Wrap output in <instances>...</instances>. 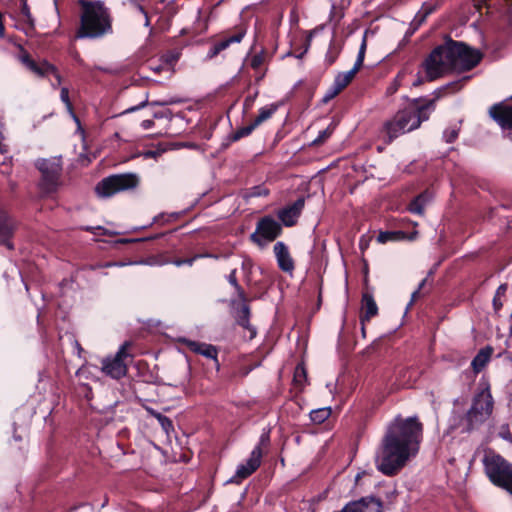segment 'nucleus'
I'll list each match as a JSON object with an SVG mask.
<instances>
[{
    "instance_id": "nucleus-28",
    "label": "nucleus",
    "mask_w": 512,
    "mask_h": 512,
    "mask_svg": "<svg viewBox=\"0 0 512 512\" xmlns=\"http://www.w3.org/2000/svg\"><path fill=\"white\" fill-rule=\"evenodd\" d=\"M305 197L300 196L292 205H290V227L296 223L295 218L300 214L304 207Z\"/></svg>"
},
{
    "instance_id": "nucleus-27",
    "label": "nucleus",
    "mask_w": 512,
    "mask_h": 512,
    "mask_svg": "<svg viewBox=\"0 0 512 512\" xmlns=\"http://www.w3.org/2000/svg\"><path fill=\"white\" fill-rule=\"evenodd\" d=\"M331 415L329 407L319 408L310 412V418L314 423L321 424Z\"/></svg>"
},
{
    "instance_id": "nucleus-2",
    "label": "nucleus",
    "mask_w": 512,
    "mask_h": 512,
    "mask_svg": "<svg viewBox=\"0 0 512 512\" xmlns=\"http://www.w3.org/2000/svg\"><path fill=\"white\" fill-rule=\"evenodd\" d=\"M483 55L478 49L449 38L434 48L422 63L428 81H434L449 72L463 73L476 67Z\"/></svg>"
},
{
    "instance_id": "nucleus-33",
    "label": "nucleus",
    "mask_w": 512,
    "mask_h": 512,
    "mask_svg": "<svg viewBox=\"0 0 512 512\" xmlns=\"http://www.w3.org/2000/svg\"><path fill=\"white\" fill-rule=\"evenodd\" d=\"M60 98H61V100L63 101V103H65L66 108H67V110L69 111V113L73 116V118H74L75 120H77V121H78V119H77L76 115H75V114H74V112H73V107H72V104H71L70 99H69V91H68V88L63 87V88L61 89V92H60Z\"/></svg>"
},
{
    "instance_id": "nucleus-37",
    "label": "nucleus",
    "mask_w": 512,
    "mask_h": 512,
    "mask_svg": "<svg viewBox=\"0 0 512 512\" xmlns=\"http://www.w3.org/2000/svg\"><path fill=\"white\" fill-rule=\"evenodd\" d=\"M340 92H336V88L332 85V87L327 91V93L323 97V102L327 103L335 96H337Z\"/></svg>"
},
{
    "instance_id": "nucleus-11",
    "label": "nucleus",
    "mask_w": 512,
    "mask_h": 512,
    "mask_svg": "<svg viewBox=\"0 0 512 512\" xmlns=\"http://www.w3.org/2000/svg\"><path fill=\"white\" fill-rule=\"evenodd\" d=\"M366 34H367V32H365V34L363 36L362 43L359 48L358 56H357V59H356V62L354 64L353 68L347 72L339 73L335 77L333 86L336 88V92H341L345 87H347L349 85V83L353 80V78L355 77L356 73L362 67L364 58H365L366 48H367Z\"/></svg>"
},
{
    "instance_id": "nucleus-4",
    "label": "nucleus",
    "mask_w": 512,
    "mask_h": 512,
    "mask_svg": "<svg viewBox=\"0 0 512 512\" xmlns=\"http://www.w3.org/2000/svg\"><path fill=\"white\" fill-rule=\"evenodd\" d=\"M81 6L80 28L77 38H100L112 32V16L101 0H79Z\"/></svg>"
},
{
    "instance_id": "nucleus-34",
    "label": "nucleus",
    "mask_w": 512,
    "mask_h": 512,
    "mask_svg": "<svg viewBox=\"0 0 512 512\" xmlns=\"http://www.w3.org/2000/svg\"><path fill=\"white\" fill-rule=\"evenodd\" d=\"M257 127V125H255L254 122H252L251 124L245 126V127H242L240 129H238L234 136H233V139L234 140H239L240 138L242 137H245V136H248L252 133V131Z\"/></svg>"
},
{
    "instance_id": "nucleus-30",
    "label": "nucleus",
    "mask_w": 512,
    "mask_h": 512,
    "mask_svg": "<svg viewBox=\"0 0 512 512\" xmlns=\"http://www.w3.org/2000/svg\"><path fill=\"white\" fill-rule=\"evenodd\" d=\"M228 282L236 289L239 300H245V293L244 290L241 288V286L238 284L237 278H236V270H232L231 273L228 275Z\"/></svg>"
},
{
    "instance_id": "nucleus-49",
    "label": "nucleus",
    "mask_w": 512,
    "mask_h": 512,
    "mask_svg": "<svg viewBox=\"0 0 512 512\" xmlns=\"http://www.w3.org/2000/svg\"><path fill=\"white\" fill-rule=\"evenodd\" d=\"M138 8L145 15V17H146V24H148V17H147V14H146L144 8L142 6H140V5L138 6Z\"/></svg>"
},
{
    "instance_id": "nucleus-25",
    "label": "nucleus",
    "mask_w": 512,
    "mask_h": 512,
    "mask_svg": "<svg viewBox=\"0 0 512 512\" xmlns=\"http://www.w3.org/2000/svg\"><path fill=\"white\" fill-rule=\"evenodd\" d=\"M404 238H405V233L402 231H386V232H381L377 236V241L379 243H386L388 241H397V240H402Z\"/></svg>"
},
{
    "instance_id": "nucleus-52",
    "label": "nucleus",
    "mask_w": 512,
    "mask_h": 512,
    "mask_svg": "<svg viewBox=\"0 0 512 512\" xmlns=\"http://www.w3.org/2000/svg\"><path fill=\"white\" fill-rule=\"evenodd\" d=\"M502 437H503L504 439H510V438H511V436H510V433H509V432H507V434H503V435H502Z\"/></svg>"
},
{
    "instance_id": "nucleus-24",
    "label": "nucleus",
    "mask_w": 512,
    "mask_h": 512,
    "mask_svg": "<svg viewBox=\"0 0 512 512\" xmlns=\"http://www.w3.org/2000/svg\"><path fill=\"white\" fill-rule=\"evenodd\" d=\"M280 105L281 104H270L265 107H262L259 110V114L253 121L255 125L259 126L261 123L268 120L276 112Z\"/></svg>"
},
{
    "instance_id": "nucleus-17",
    "label": "nucleus",
    "mask_w": 512,
    "mask_h": 512,
    "mask_svg": "<svg viewBox=\"0 0 512 512\" xmlns=\"http://www.w3.org/2000/svg\"><path fill=\"white\" fill-rule=\"evenodd\" d=\"M493 353V348L491 346H486L482 348L476 356L473 358L471 362V366L475 373H479L482 369L487 365Z\"/></svg>"
},
{
    "instance_id": "nucleus-1",
    "label": "nucleus",
    "mask_w": 512,
    "mask_h": 512,
    "mask_svg": "<svg viewBox=\"0 0 512 512\" xmlns=\"http://www.w3.org/2000/svg\"><path fill=\"white\" fill-rule=\"evenodd\" d=\"M423 436L417 417L397 416L388 426L375 455V465L383 475H397L415 457Z\"/></svg>"
},
{
    "instance_id": "nucleus-40",
    "label": "nucleus",
    "mask_w": 512,
    "mask_h": 512,
    "mask_svg": "<svg viewBox=\"0 0 512 512\" xmlns=\"http://www.w3.org/2000/svg\"><path fill=\"white\" fill-rule=\"evenodd\" d=\"M261 63H262V57L259 55H256L251 59V66L255 69L258 68L261 65Z\"/></svg>"
},
{
    "instance_id": "nucleus-43",
    "label": "nucleus",
    "mask_w": 512,
    "mask_h": 512,
    "mask_svg": "<svg viewBox=\"0 0 512 512\" xmlns=\"http://www.w3.org/2000/svg\"><path fill=\"white\" fill-rule=\"evenodd\" d=\"M424 83V78L418 74L416 80L413 82V86L417 87V86H420Z\"/></svg>"
},
{
    "instance_id": "nucleus-56",
    "label": "nucleus",
    "mask_w": 512,
    "mask_h": 512,
    "mask_svg": "<svg viewBox=\"0 0 512 512\" xmlns=\"http://www.w3.org/2000/svg\"><path fill=\"white\" fill-rule=\"evenodd\" d=\"M511 494H512V490H511Z\"/></svg>"
},
{
    "instance_id": "nucleus-5",
    "label": "nucleus",
    "mask_w": 512,
    "mask_h": 512,
    "mask_svg": "<svg viewBox=\"0 0 512 512\" xmlns=\"http://www.w3.org/2000/svg\"><path fill=\"white\" fill-rule=\"evenodd\" d=\"M485 473L490 481L499 487L512 491V464L493 452L485 454L483 460Z\"/></svg>"
},
{
    "instance_id": "nucleus-14",
    "label": "nucleus",
    "mask_w": 512,
    "mask_h": 512,
    "mask_svg": "<svg viewBox=\"0 0 512 512\" xmlns=\"http://www.w3.org/2000/svg\"><path fill=\"white\" fill-rule=\"evenodd\" d=\"M489 114L503 129L512 130V107L495 104L490 108Z\"/></svg>"
},
{
    "instance_id": "nucleus-46",
    "label": "nucleus",
    "mask_w": 512,
    "mask_h": 512,
    "mask_svg": "<svg viewBox=\"0 0 512 512\" xmlns=\"http://www.w3.org/2000/svg\"><path fill=\"white\" fill-rule=\"evenodd\" d=\"M145 105H146V101H145V102H142L138 107H133V108L128 109V110H127V112L135 111V110H137V109H139V108L144 107Z\"/></svg>"
},
{
    "instance_id": "nucleus-16",
    "label": "nucleus",
    "mask_w": 512,
    "mask_h": 512,
    "mask_svg": "<svg viewBox=\"0 0 512 512\" xmlns=\"http://www.w3.org/2000/svg\"><path fill=\"white\" fill-rule=\"evenodd\" d=\"M247 299L240 300V303H236V301H232V305L235 308L234 317L237 323L243 328L249 330L251 332V338L255 336L256 331L249 323L250 317V308L247 305Z\"/></svg>"
},
{
    "instance_id": "nucleus-36",
    "label": "nucleus",
    "mask_w": 512,
    "mask_h": 512,
    "mask_svg": "<svg viewBox=\"0 0 512 512\" xmlns=\"http://www.w3.org/2000/svg\"><path fill=\"white\" fill-rule=\"evenodd\" d=\"M444 139L447 143L454 142L458 137V130L457 129H448L444 132Z\"/></svg>"
},
{
    "instance_id": "nucleus-13",
    "label": "nucleus",
    "mask_w": 512,
    "mask_h": 512,
    "mask_svg": "<svg viewBox=\"0 0 512 512\" xmlns=\"http://www.w3.org/2000/svg\"><path fill=\"white\" fill-rule=\"evenodd\" d=\"M20 60L28 69H30L37 75L45 76L52 74L56 80V83H52L53 87H56L61 84L62 79L60 74L58 73L57 69L48 62L37 64L34 60L30 58V56L26 52L20 56Z\"/></svg>"
},
{
    "instance_id": "nucleus-38",
    "label": "nucleus",
    "mask_w": 512,
    "mask_h": 512,
    "mask_svg": "<svg viewBox=\"0 0 512 512\" xmlns=\"http://www.w3.org/2000/svg\"><path fill=\"white\" fill-rule=\"evenodd\" d=\"M267 190L262 187H254L248 197H256V196H262L267 195Z\"/></svg>"
},
{
    "instance_id": "nucleus-9",
    "label": "nucleus",
    "mask_w": 512,
    "mask_h": 512,
    "mask_svg": "<svg viewBox=\"0 0 512 512\" xmlns=\"http://www.w3.org/2000/svg\"><path fill=\"white\" fill-rule=\"evenodd\" d=\"M268 445L269 433L264 432L260 436L257 446L252 450L251 455L249 459L246 461V463L240 464L238 466L236 474L234 476L235 479L237 478V480H234L235 482H238L239 480L249 477L253 472L257 470V468L261 464L263 450L266 449Z\"/></svg>"
},
{
    "instance_id": "nucleus-48",
    "label": "nucleus",
    "mask_w": 512,
    "mask_h": 512,
    "mask_svg": "<svg viewBox=\"0 0 512 512\" xmlns=\"http://www.w3.org/2000/svg\"><path fill=\"white\" fill-rule=\"evenodd\" d=\"M192 262H193V260H192V259L187 260V261H177V262H176V265L180 266V265H182V264H184V263H188V264H190V265H191V264H192Z\"/></svg>"
},
{
    "instance_id": "nucleus-54",
    "label": "nucleus",
    "mask_w": 512,
    "mask_h": 512,
    "mask_svg": "<svg viewBox=\"0 0 512 512\" xmlns=\"http://www.w3.org/2000/svg\"><path fill=\"white\" fill-rule=\"evenodd\" d=\"M281 463H282L283 466L285 465L283 458L281 459Z\"/></svg>"
},
{
    "instance_id": "nucleus-10",
    "label": "nucleus",
    "mask_w": 512,
    "mask_h": 512,
    "mask_svg": "<svg viewBox=\"0 0 512 512\" xmlns=\"http://www.w3.org/2000/svg\"><path fill=\"white\" fill-rule=\"evenodd\" d=\"M130 345L131 343L128 341L124 342L113 358L107 357L103 359L102 371L106 375L114 379H120L126 375L127 365L125 364L124 360L127 357H130L127 352Z\"/></svg>"
},
{
    "instance_id": "nucleus-19",
    "label": "nucleus",
    "mask_w": 512,
    "mask_h": 512,
    "mask_svg": "<svg viewBox=\"0 0 512 512\" xmlns=\"http://www.w3.org/2000/svg\"><path fill=\"white\" fill-rule=\"evenodd\" d=\"M244 37V32L242 31H239L238 33H236L235 35L231 36V37H228L218 43H216L209 51V54L208 56L210 58H213L215 57L216 55H218L221 51L225 50L226 48H228L231 44L233 43H239L241 42V40L243 39Z\"/></svg>"
},
{
    "instance_id": "nucleus-55",
    "label": "nucleus",
    "mask_w": 512,
    "mask_h": 512,
    "mask_svg": "<svg viewBox=\"0 0 512 512\" xmlns=\"http://www.w3.org/2000/svg\"><path fill=\"white\" fill-rule=\"evenodd\" d=\"M511 333H512V326H511Z\"/></svg>"
},
{
    "instance_id": "nucleus-8",
    "label": "nucleus",
    "mask_w": 512,
    "mask_h": 512,
    "mask_svg": "<svg viewBox=\"0 0 512 512\" xmlns=\"http://www.w3.org/2000/svg\"><path fill=\"white\" fill-rule=\"evenodd\" d=\"M282 225L271 216L262 217L256 225L255 231L250 235L253 243L264 247L274 241L281 233Z\"/></svg>"
},
{
    "instance_id": "nucleus-18",
    "label": "nucleus",
    "mask_w": 512,
    "mask_h": 512,
    "mask_svg": "<svg viewBox=\"0 0 512 512\" xmlns=\"http://www.w3.org/2000/svg\"><path fill=\"white\" fill-rule=\"evenodd\" d=\"M362 307H363V316L361 317L362 321H369L372 317L376 316L378 313L377 304H376L373 296L369 293L363 294Z\"/></svg>"
},
{
    "instance_id": "nucleus-44",
    "label": "nucleus",
    "mask_w": 512,
    "mask_h": 512,
    "mask_svg": "<svg viewBox=\"0 0 512 512\" xmlns=\"http://www.w3.org/2000/svg\"><path fill=\"white\" fill-rule=\"evenodd\" d=\"M149 68L155 72V73H159L162 69H163V66L162 65H156V66H152L150 65Z\"/></svg>"
},
{
    "instance_id": "nucleus-41",
    "label": "nucleus",
    "mask_w": 512,
    "mask_h": 512,
    "mask_svg": "<svg viewBox=\"0 0 512 512\" xmlns=\"http://www.w3.org/2000/svg\"><path fill=\"white\" fill-rule=\"evenodd\" d=\"M22 13L27 18V20L31 22V13L26 3H24L22 7Z\"/></svg>"
},
{
    "instance_id": "nucleus-22",
    "label": "nucleus",
    "mask_w": 512,
    "mask_h": 512,
    "mask_svg": "<svg viewBox=\"0 0 512 512\" xmlns=\"http://www.w3.org/2000/svg\"><path fill=\"white\" fill-rule=\"evenodd\" d=\"M427 202V194L421 193L410 202L408 206V211L413 214L423 215Z\"/></svg>"
},
{
    "instance_id": "nucleus-32",
    "label": "nucleus",
    "mask_w": 512,
    "mask_h": 512,
    "mask_svg": "<svg viewBox=\"0 0 512 512\" xmlns=\"http://www.w3.org/2000/svg\"><path fill=\"white\" fill-rule=\"evenodd\" d=\"M152 415L158 420L166 433H169V431L173 429L172 421L168 417L157 412H152Z\"/></svg>"
},
{
    "instance_id": "nucleus-53",
    "label": "nucleus",
    "mask_w": 512,
    "mask_h": 512,
    "mask_svg": "<svg viewBox=\"0 0 512 512\" xmlns=\"http://www.w3.org/2000/svg\"><path fill=\"white\" fill-rule=\"evenodd\" d=\"M289 267H290V271H291V270H292V268H293V264H292V261H291V260H290Z\"/></svg>"
},
{
    "instance_id": "nucleus-47",
    "label": "nucleus",
    "mask_w": 512,
    "mask_h": 512,
    "mask_svg": "<svg viewBox=\"0 0 512 512\" xmlns=\"http://www.w3.org/2000/svg\"><path fill=\"white\" fill-rule=\"evenodd\" d=\"M289 21H290V24L291 23H296L298 21V17L294 16L293 13H290Z\"/></svg>"
},
{
    "instance_id": "nucleus-42",
    "label": "nucleus",
    "mask_w": 512,
    "mask_h": 512,
    "mask_svg": "<svg viewBox=\"0 0 512 512\" xmlns=\"http://www.w3.org/2000/svg\"><path fill=\"white\" fill-rule=\"evenodd\" d=\"M153 125H154L153 120H143L141 123L142 128L145 130L150 129Z\"/></svg>"
},
{
    "instance_id": "nucleus-12",
    "label": "nucleus",
    "mask_w": 512,
    "mask_h": 512,
    "mask_svg": "<svg viewBox=\"0 0 512 512\" xmlns=\"http://www.w3.org/2000/svg\"><path fill=\"white\" fill-rule=\"evenodd\" d=\"M36 165L42 173L43 179L46 181L48 187H54L57 184L61 172L60 160L55 158L41 159L37 161Z\"/></svg>"
},
{
    "instance_id": "nucleus-21",
    "label": "nucleus",
    "mask_w": 512,
    "mask_h": 512,
    "mask_svg": "<svg viewBox=\"0 0 512 512\" xmlns=\"http://www.w3.org/2000/svg\"><path fill=\"white\" fill-rule=\"evenodd\" d=\"M274 253L278 261L279 267L283 271H288V252L283 242H277L274 245Z\"/></svg>"
},
{
    "instance_id": "nucleus-50",
    "label": "nucleus",
    "mask_w": 512,
    "mask_h": 512,
    "mask_svg": "<svg viewBox=\"0 0 512 512\" xmlns=\"http://www.w3.org/2000/svg\"><path fill=\"white\" fill-rule=\"evenodd\" d=\"M425 283H426V279H423V280L420 282V284H419V286H418V289H417V290H419V291H420V290L424 287Z\"/></svg>"
},
{
    "instance_id": "nucleus-15",
    "label": "nucleus",
    "mask_w": 512,
    "mask_h": 512,
    "mask_svg": "<svg viewBox=\"0 0 512 512\" xmlns=\"http://www.w3.org/2000/svg\"><path fill=\"white\" fill-rule=\"evenodd\" d=\"M14 230L15 224L13 220L6 212L0 210V244L5 245L10 250L14 248L13 244L10 242Z\"/></svg>"
},
{
    "instance_id": "nucleus-3",
    "label": "nucleus",
    "mask_w": 512,
    "mask_h": 512,
    "mask_svg": "<svg viewBox=\"0 0 512 512\" xmlns=\"http://www.w3.org/2000/svg\"><path fill=\"white\" fill-rule=\"evenodd\" d=\"M471 76H465L460 80L453 81L436 90L433 99L423 101L422 98H416L412 101L413 107H407L398 111L390 120L386 121L382 128V133L386 143H391L400 135L413 131L420 127L421 123L427 121L431 112L435 110L436 102L446 91L457 92Z\"/></svg>"
},
{
    "instance_id": "nucleus-35",
    "label": "nucleus",
    "mask_w": 512,
    "mask_h": 512,
    "mask_svg": "<svg viewBox=\"0 0 512 512\" xmlns=\"http://www.w3.org/2000/svg\"><path fill=\"white\" fill-rule=\"evenodd\" d=\"M338 54L339 52L335 48L330 47L325 56L326 63L332 65L336 61Z\"/></svg>"
},
{
    "instance_id": "nucleus-6",
    "label": "nucleus",
    "mask_w": 512,
    "mask_h": 512,
    "mask_svg": "<svg viewBox=\"0 0 512 512\" xmlns=\"http://www.w3.org/2000/svg\"><path fill=\"white\" fill-rule=\"evenodd\" d=\"M494 400L487 385L481 389L472 400L470 409L465 414L466 431H471L475 425L486 421L493 412Z\"/></svg>"
},
{
    "instance_id": "nucleus-23",
    "label": "nucleus",
    "mask_w": 512,
    "mask_h": 512,
    "mask_svg": "<svg viewBox=\"0 0 512 512\" xmlns=\"http://www.w3.org/2000/svg\"><path fill=\"white\" fill-rule=\"evenodd\" d=\"M306 383H307V371L304 366V363H300L295 367L294 375H293V384L299 390H302Z\"/></svg>"
},
{
    "instance_id": "nucleus-51",
    "label": "nucleus",
    "mask_w": 512,
    "mask_h": 512,
    "mask_svg": "<svg viewBox=\"0 0 512 512\" xmlns=\"http://www.w3.org/2000/svg\"><path fill=\"white\" fill-rule=\"evenodd\" d=\"M430 13V11H426L422 16H421V19L420 21H423L424 18Z\"/></svg>"
},
{
    "instance_id": "nucleus-20",
    "label": "nucleus",
    "mask_w": 512,
    "mask_h": 512,
    "mask_svg": "<svg viewBox=\"0 0 512 512\" xmlns=\"http://www.w3.org/2000/svg\"><path fill=\"white\" fill-rule=\"evenodd\" d=\"M190 348L194 352L199 353V354L205 356L206 358L213 359V360L217 361V349L213 345L192 342L190 344Z\"/></svg>"
},
{
    "instance_id": "nucleus-45",
    "label": "nucleus",
    "mask_w": 512,
    "mask_h": 512,
    "mask_svg": "<svg viewBox=\"0 0 512 512\" xmlns=\"http://www.w3.org/2000/svg\"><path fill=\"white\" fill-rule=\"evenodd\" d=\"M419 293L420 291L419 290H416L412 293V297H411V302L409 305H412L414 301H416V299L419 297Z\"/></svg>"
},
{
    "instance_id": "nucleus-26",
    "label": "nucleus",
    "mask_w": 512,
    "mask_h": 512,
    "mask_svg": "<svg viewBox=\"0 0 512 512\" xmlns=\"http://www.w3.org/2000/svg\"><path fill=\"white\" fill-rule=\"evenodd\" d=\"M312 37H313V33L311 31L306 32L304 35H302L300 37V41H301V47L303 48V50L300 53L290 51V56H294L296 58L301 59L309 50L311 41H312Z\"/></svg>"
},
{
    "instance_id": "nucleus-29",
    "label": "nucleus",
    "mask_w": 512,
    "mask_h": 512,
    "mask_svg": "<svg viewBox=\"0 0 512 512\" xmlns=\"http://www.w3.org/2000/svg\"><path fill=\"white\" fill-rule=\"evenodd\" d=\"M507 287V284L504 283L501 284L496 290V293L493 298V308L496 313H498L503 307V302L501 301V298L505 296Z\"/></svg>"
},
{
    "instance_id": "nucleus-31",
    "label": "nucleus",
    "mask_w": 512,
    "mask_h": 512,
    "mask_svg": "<svg viewBox=\"0 0 512 512\" xmlns=\"http://www.w3.org/2000/svg\"><path fill=\"white\" fill-rule=\"evenodd\" d=\"M333 131L334 126L331 124L326 129L319 132L318 137L313 140V144L321 145L332 135Z\"/></svg>"
},
{
    "instance_id": "nucleus-7",
    "label": "nucleus",
    "mask_w": 512,
    "mask_h": 512,
    "mask_svg": "<svg viewBox=\"0 0 512 512\" xmlns=\"http://www.w3.org/2000/svg\"><path fill=\"white\" fill-rule=\"evenodd\" d=\"M139 184L135 173L115 174L102 179L96 186V192L101 197H111L119 192L132 190Z\"/></svg>"
},
{
    "instance_id": "nucleus-39",
    "label": "nucleus",
    "mask_w": 512,
    "mask_h": 512,
    "mask_svg": "<svg viewBox=\"0 0 512 512\" xmlns=\"http://www.w3.org/2000/svg\"><path fill=\"white\" fill-rule=\"evenodd\" d=\"M288 217V208L287 207H284L283 209L280 210L279 212V218L281 219L282 223L285 225V226H288V221H287V218Z\"/></svg>"
}]
</instances>
